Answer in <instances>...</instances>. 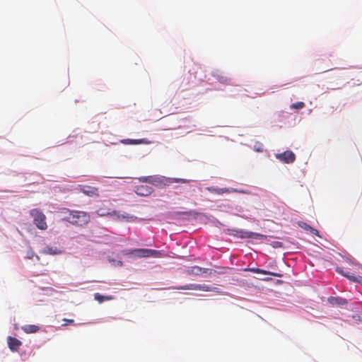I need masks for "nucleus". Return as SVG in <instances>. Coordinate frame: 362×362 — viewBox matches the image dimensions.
Masks as SVG:
<instances>
[{"instance_id": "bb28decb", "label": "nucleus", "mask_w": 362, "mask_h": 362, "mask_svg": "<svg viewBox=\"0 0 362 362\" xmlns=\"http://www.w3.org/2000/svg\"><path fill=\"white\" fill-rule=\"evenodd\" d=\"M120 216V219L119 220H122V219H126L127 221H129V219L132 218V216H130L129 214H119Z\"/></svg>"}, {"instance_id": "2f4dec72", "label": "nucleus", "mask_w": 362, "mask_h": 362, "mask_svg": "<svg viewBox=\"0 0 362 362\" xmlns=\"http://www.w3.org/2000/svg\"><path fill=\"white\" fill-rule=\"evenodd\" d=\"M182 214H188V212H181Z\"/></svg>"}, {"instance_id": "0eeeda50", "label": "nucleus", "mask_w": 362, "mask_h": 362, "mask_svg": "<svg viewBox=\"0 0 362 362\" xmlns=\"http://www.w3.org/2000/svg\"><path fill=\"white\" fill-rule=\"evenodd\" d=\"M275 157L284 163H292L296 160V155L291 151H286L281 153H276Z\"/></svg>"}, {"instance_id": "a211bd4d", "label": "nucleus", "mask_w": 362, "mask_h": 362, "mask_svg": "<svg viewBox=\"0 0 362 362\" xmlns=\"http://www.w3.org/2000/svg\"><path fill=\"white\" fill-rule=\"evenodd\" d=\"M245 270L246 271H250L251 272L256 273V274H270V275H272L274 276H278V277L281 276V274H276V273L269 272H267L266 270L261 269H259V268H249V269H246Z\"/></svg>"}, {"instance_id": "39448f33", "label": "nucleus", "mask_w": 362, "mask_h": 362, "mask_svg": "<svg viewBox=\"0 0 362 362\" xmlns=\"http://www.w3.org/2000/svg\"><path fill=\"white\" fill-rule=\"evenodd\" d=\"M30 215L33 218V223L36 227L42 230L47 228L46 216L38 209H33L30 211Z\"/></svg>"}, {"instance_id": "9b49d317", "label": "nucleus", "mask_w": 362, "mask_h": 362, "mask_svg": "<svg viewBox=\"0 0 362 362\" xmlns=\"http://www.w3.org/2000/svg\"><path fill=\"white\" fill-rule=\"evenodd\" d=\"M336 272L342 276L346 277L348 279H349L351 281L357 282L362 284V276H356L354 274H351L349 272H346L344 270L342 267H337L335 269Z\"/></svg>"}, {"instance_id": "a878e982", "label": "nucleus", "mask_w": 362, "mask_h": 362, "mask_svg": "<svg viewBox=\"0 0 362 362\" xmlns=\"http://www.w3.org/2000/svg\"><path fill=\"white\" fill-rule=\"evenodd\" d=\"M298 226L303 228L304 230H310V229H311V226H309L308 224H307L305 222H303V221H300L298 222Z\"/></svg>"}, {"instance_id": "aec40b11", "label": "nucleus", "mask_w": 362, "mask_h": 362, "mask_svg": "<svg viewBox=\"0 0 362 362\" xmlns=\"http://www.w3.org/2000/svg\"><path fill=\"white\" fill-rule=\"evenodd\" d=\"M22 329L27 334L35 333L39 330V327L35 325H26L22 327Z\"/></svg>"}, {"instance_id": "7ed1b4c3", "label": "nucleus", "mask_w": 362, "mask_h": 362, "mask_svg": "<svg viewBox=\"0 0 362 362\" xmlns=\"http://www.w3.org/2000/svg\"><path fill=\"white\" fill-rule=\"evenodd\" d=\"M124 254L126 255H132L136 257H161L162 255L160 251L146 249V248H139L134 250H128L124 251Z\"/></svg>"}, {"instance_id": "f03ea898", "label": "nucleus", "mask_w": 362, "mask_h": 362, "mask_svg": "<svg viewBox=\"0 0 362 362\" xmlns=\"http://www.w3.org/2000/svg\"><path fill=\"white\" fill-rule=\"evenodd\" d=\"M141 182L149 183L158 187L168 186L170 184V177L160 175L143 176L138 178Z\"/></svg>"}, {"instance_id": "9d476101", "label": "nucleus", "mask_w": 362, "mask_h": 362, "mask_svg": "<svg viewBox=\"0 0 362 362\" xmlns=\"http://www.w3.org/2000/svg\"><path fill=\"white\" fill-rule=\"evenodd\" d=\"M211 75L220 83L222 84H230L231 79L228 76H225L223 72L218 69L212 70Z\"/></svg>"}, {"instance_id": "4be33fe9", "label": "nucleus", "mask_w": 362, "mask_h": 362, "mask_svg": "<svg viewBox=\"0 0 362 362\" xmlns=\"http://www.w3.org/2000/svg\"><path fill=\"white\" fill-rule=\"evenodd\" d=\"M94 299L98 303H102L105 300H110L114 299V297L112 296H103L98 293H96L94 294Z\"/></svg>"}, {"instance_id": "f3484780", "label": "nucleus", "mask_w": 362, "mask_h": 362, "mask_svg": "<svg viewBox=\"0 0 362 362\" xmlns=\"http://www.w3.org/2000/svg\"><path fill=\"white\" fill-rule=\"evenodd\" d=\"M62 252V251L60 249H59L58 247H51V246H47V247H45V249H43L41 251L42 254L50 255H59Z\"/></svg>"}, {"instance_id": "f257e3e1", "label": "nucleus", "mask_w": 362, "mask_h": 362, "mask_svg": "<svg viewBox=\"0 0 362 362\" xmlns=\"http://www.w3.org/2000/svg\"><path fill=\"white\" fill-rule=\"evenodd\" d=\"M62 212L66 214L63 220L74 226H84L88 224L90 220L89 214L86 211H71L69 209H63Z\"/></svg>"}, {"instance_id": "20e7f679", "label": "nucleus", "mask_w": 362, "mask_h": 362, "mask_svg": "<svg viewBox=\"0 0 362 362\" xmlns=\"http://www.w3.org/2000/svg\"><path fill=\"white\" fill-rule=\"evenodd\" d=\"M189 82L194 84L204 82L206 78L204 70L200 65L193 64L192 67L189 69Z\"/></svg>"}, {"instance_id": "412c9836", "label": "nucleus", "mask_w": 362, "mask_h": 362, "mask_svg": "<svg viewBox=\"0 0 362 362\" xmlns=\"http://www.w3.org/2000/svg\"><path fill=\"white\" fill-rule=\"evenodd\" d=\"M207 190L216 194H222L230 192V190L228 188H216L214 187H208Z\"/></svg>"}, {"instance_id": "6e6552de", "label": "nucleus", "mask_w": 362, "mask_h": 362, "mask_svg": "<svg viewBox=\"0 0 362 362\" xmlns=\"http://www.w3.org/2000/svg\"><path fill=\"white\" fill-rule=\"evenodd\" d=\"M96 214L99 216H111L115 219H120V216L116 210H111L107 207H100L96 211Z\"/></svg>"}, {"instance_id": "f8f14e48", "label": "nucleus", "mask_w": 362, "mask_h": 362, "mask_svg": "<svg viewBox=\"0 0 362 362\" xmlns=\"http://www.w3.org/2000/svg\"><path fill=\"white\" fill-rule=\"evenodd\" d=\"M336 272L342 276L346 277L348 279H349L351 281L357 282L362 284V276H356L354 274H351L349 272H346L344 270L342 267H337L335 269Z\"/></svg>"}, {"instance_id": "cd10ccee", "label": "nucleus", "mask_w": 362, "mask_h": 362, "mask_svg": "<svg viewBox=\"0 0 362 362\" xmlns=\"http://www.w3.org/2000/svg\"><path fill=\"white\" fill-rule=\"evenodd\" d=\"M334 300L335 303H337L339 304H344L346 303L345 300H343L341 298L339 299V298H333L332 300V303H333V301Z\"/></svg>"}, {"instance_id": "dca6fc26", "label": "nucleus", "mask_w": 362, "mask_h": 362, "mask_svg": "<svg viewBox=\"0 0 362 362\" xmlns=\"http://www.w3.org/2000/svg\"><path fill=\"white\" fill-rule=\"evenodd\" d=\"M8 346L11 351H17L22 345V342L17 338L8 337L7 338Z\"/></svg>"}, {"instance_id": "5701e85b", "label": "nucleus", "mask_w": 362, "mask_h": 362, "mask_svg": "<svg viewBox=\"0 0 362 362\" xmlns=\"http://www.w3.org/2000/svg\"><path fill=\"white\" fill-rule=\"evenodd\" d=\"M123 144H148V142H146L144 141V139H139V140H134V139H125L122 141Z\"/></svg>"}, {"instance_id": "b1692460", "label": "nucleus", "mask_w": 362, "mask_h": 362, "mask_svg": "<svg viewBox=\"0 0 362 362\" xmlns=\"http://www.w3.org/2000/svg\"><path fill=\"white\" fill-rule=\"evenodd\" d=\"M170 184L173 183V182L186 184V183H189V180H188L187 179H182V178H170Z\"/></svg>"}, {"instance_id": "4468645a", "label": "nucleus", "mask_w": 362, "mask_h": 362, "mask_svg": "<svg viewBox=\"0 0 362 362\" xmlns=\"http://www.w3.org/2000/svg\"><path fill=\"white\" fill-rule=\"evenodd\" d=\"M79 189L84 194L89 197H98V189L95 187L88 185H79Z\"/></svg>"}, {"instance_id": "1a4fd4ad", "label": "nucleus", "mask_w": 362, "mask_h": 362, "mask_svg": "<svg viewBox=\"0 0 362 362\" xmlns=\"http://www.w3.org/2000/svg\"><path fill=\"white\" fill-rule=\"evenodd\" d=\"M211 75L220 83L222 84H230L231 79L228 76H225L223 72L218 69L212 70Z\"/></svg>"}, {"instance_id": "7c9ffc66", "label": "nucleus", "mask_w": 362, "mask_h": 362, "mask_svg": "<svg viewBox=\"0 0 362 362\" xmlns=\"http://www.w3.org/2000/svg\"><path fill=\"white\" fill-rule=\"evenodd\" d=\"M346 262L349 264H351L353 266H356L357 267L358 265L357 264H354V263L352 262H351L349 259H346Z\"/></svg>"}, {"instance_id": "423d86ee", "label": "nucleus", "mask_w": 362, "mask_h": 362, "mask_svg": "<svg viewBox=\"0 0 362 362\" xmlns=\"http://www.w3.org/2000/svg\"><path fill=\"white\" fill-rule=\"evenodd\" d=\"M227 233L230 235H233L240 238H255V239H263L266 236L259 233L245 231L241 229L229 228L227 230Z\"/></svg>"}, {"instance_id": "ddd939ff", "label": "nucleus", "mask_w": 362, "mask_h": 362, "mask_svg": "<svg viewBox=\"0 0 362 362\" xmlns=\"http://www.w3.org/2000/svg\"><path fill=\"white\" fill-rule=\"evenodd\" d=\"M178 289H182V290H200L204 291H211L213 290V287L207 285H200V284H191L188 285H185L183 286H181L178 288Z\"/></svg>"}, {"instance_id": "6ab92c4d", "label": "nucleus", "mask_w": 362, "mask_h": 362, "mask_svg": "<svg viewBox=\"0 0 362 362\" xmlns=\"http://www.w3.org/2000/svg\"><path fill=\"white\" fill-rule=\"evenodd\" d=\"M206 270L207 269H203L199 266H194V267H190L187 270V272H188V274H190L199 275L202 272L205 273Z\"/></svg>"}, {"instance_id": "c756f323", "label": "nucleus", "mask_w": 362, "mask_h": 362, "mask_svg": "<svg viewBox=\"0 0 362 362\" xmlns=\"http://www.w3.org/2000/svg\"><path fill=\"white\" fill-rule=\"evenodd\" d=\"M64 321L66 322V323L64 324V325H66L68 323L72 324L74 322V320H69V319H64Z\"/></svg>"}, {"instance_id": "c85d7f7f", "label": "nucleus", "mask_w": 362, "mask_h": 362, "mask_svg": "<svg viewBox=\"0 0 362 362\" xmlns=\"http://www.w3.org/2000/svg\"><path fill=\"white\" fill-rule=\"evenodd\" d=\"M312 234L319 236V232L317 229L311 227V229L309 230Z\"/></svg>"}, {"instance_id": "2eb2a0df", "label": "nucleus", "mask_w": 362, "mask_h": 362, "mask_svg": "<svg viewBox=\"0 0 362 362\" xmlns=\"http://www.w3.org/2000/svg\"><path fill=\"white\" fill-rule=\"evenodd\" d=\"M134 192L139 196L147 197L153 192V189L151 187L141 185L135 186Z\"/></svg>"}, {"instance_id": "393cba45", "label": "nucleus", "mask_w": 362, "mask_h": 362, "mask_svg": "<svg viewBox=\"0 0 362 362\" xmlns=\"http://www.w3.org/2000/svg\"><path fill=\"white\" fill-rule=\"evenodd\" d=\"M304 106H305L304 103L298 102L296 103H293L291 107V108H295V109H302L303 107H304Z\"/></svg>"}]
</instances>
